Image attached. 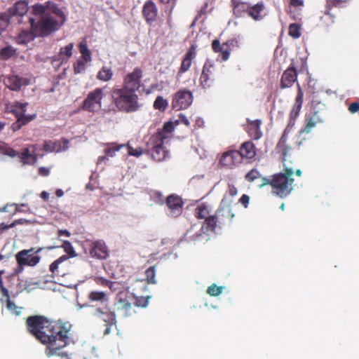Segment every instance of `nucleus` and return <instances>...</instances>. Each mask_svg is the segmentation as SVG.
<instances>
[{"label":"nucleus","instance_id":"1","mask_svg":"<svg viewBox=\"0 0 359 359\" xmlns=\"http://www.w3.org/2000/svg\"><path fill=\"white\" fill-rule=\"evenodd\" d=\"M27 326L28 331L46 346L47 357L72 359V354L64 351L72 342V325L69 322L52 323L44 316H33L27 319Z\"/></svg>","mask_w":359,"mask_h":359},{"label":"nucleus","instance_id":"2","mask_svg":"<svg viewBox=\"0 0 359 359\" xmlns=\"http://www.w3.org/2000/svg\"><path fill=\"white\" fill-rule=\"evenodd\" d=\"M32 13L34 17H27V22L35 34L40 37L57 31L66 20L63 11L51 1L33 6Z\"/></svg>","mask_w":359,"mask_h":359},{"label":"nucleus","instance_id":"3","mask_svg":"<svg viewBox=\"0 0 359 359\" xmlns=\"http://www.w3.org/2000/svg\"><path fill=\"white\" fill-rule=\"evenodd\" d=\"M142 77V70L135 68L133 72L126 76L122 87H115L111 90L113 102L121 111L130 113L140 108L137 92L140 88Z\"/></svg>","mask_w":359,"mask_h":359},{"label":"nucleus","instance_id":"4","mask_svg":"<svg viewBox=\"0 0 359 359\" xmlns=\"http://www.w3.org/2000/svg\"><path fill=\"white\" fill-rule=\"evenodd\" d=\"M293 173L292 168H286L284 173L275 175L272 180L262 177V183L259 187L262 188L265 185L271 184L273 189V193L280 198H284L293 190L294 179L292 177Z\"/></svg>","mask_w":359,"mask_h":359},{"label":"nucleus","instance_id":"5","mask_svg":"<svg viewBox=\"0 0 359 359\" xmlns=\"http://www.w3.org/2000/svg\"><path fill=\"white\" fill-rule=\"evenodd\" d=\"M209 214L207 205L201 204L196 208L195 215L197 218L203 219L205 218L201 226L199 231L196 232V234L192 237V241L196 242L207 241L209 240L208 233L216 232L217 228V218L214 216L208 217Z\"/></svg>","mask_w":359,"mask_h":359},{"label":"nucleus","instance_id":"6","mask_svg":"<svg viewBox=\"0 0 359 359\" xmlns=\"http://www.w3.org/2000/svg\"><path fill=\"white\" fill-rule=\"evenodd\" d=\"M224 65L219 58H208L203 67L200 84L203 89L212 87L218 75H222Z\"/></svg>","mask_w":359,"mask_h":359},{"label":"nucleus","instance_id":"7","mask_svg":"<svg viewBox=\"0 0 359 359\" xmlns=\"http://www.w3.org/2000/svg\"><path fill=\"white\" fill-rule=\"evenodd\" d=\"M164 138V135L162 133H156L149 140V144L152 146L151 156L156 161L165 159L168 155V151L163 147Z\"/></svg>","mask_w":359,"mask_h":359},{"label":"nucleus","instance_id":"8","mask_svg":"<svg viewBox=\"0 0 359 359\" xmlns=\"http://www.w3.org/2000/svg\"><path fill=\"white\" fill-rule=\"evenodd\" d=\"M103 98V89L97 88L90 92L83 102V109L90 111L95 112L102 107V100Z\"/></svg>","mask_w":359,"mask_h":359},{"label":"nucleus","instance_id":"9","mask_svg":"<svg viewBox=\"0 0 359 359\" xmlns=\"http://www.w3.org/2000/svg\"><path fill=\"white\" fill-rule=\"evenodd\" d=\"M193 100L192 92L187 89H181L174 94L172 107L177 111L185 109L192 104Z\"/></svg>","mask_w":359,"mask_h":359},{"label":"nucleus","instance_id":"10","mask_svg":"<svg viewBox=\"0 0 359 359\" xmlns=\"http://www.w3.org/2000/svg\"><path fill=\"white\" fill-rule=\"evenodd\" d=\"M93 316L104 322L106 326H112L116 323L115 313L107 306L95 309Z\"/></svg>","mask_w":359,"mask_h":359},{"label":"nucleus","instance_id":"11","mask_svg":"<svg viewBox=\"0 0 359 359\" xmlns=\"http://www.w3.org/2000/svg\"><path fill=\"white\" fill-rule=\"evenodd\" d=\"M182 205L181 198L175 195L169 196L166 199L167 214L172 217L179 216L182 212Z\"/></svg>","mask_w":359,"mask_h":359},{"label":"nucleus","instance_id":"12","mask_svg":"<svg viewBox=\"0 0 359 359\" xmlns=\"http://www.w3.org/2000/svg\"><path fill=\"white\" fill-rule=\"evenodd\" d=\"M34 249L24 250L20 251L16 255L18 264L28 265L30 266H36L40 261L39 256H33Z\"/></svg>","mask_w":359,"mask_h":359},{"label":"nucleus","instance_id":"13","mask_svg":"<svg viewBox=\"0 0 359 359\" xmlns=\"http://www.w3.org/2000/svg\"><path fill=\"white\" fill-rule=\"evenodd\" d=\"M36 149V144H30L23 149L19 155L21 162L25 165H33L36 163L38 160Z\"/></svg>","mask_w":359,"mask_h":359},{"label":"nucleus","instance_id":"14","mask_svg":"<svg viewBox=\"0 0 359 359\" xmlns=\"http://www.w3.org/2000/svg\"><path fill=\"white\" fill-rule=\"evenodd\" d=\"M27 11V3L25 1H19L8 10V13L11 18L16 15L19 16L20 19L18 20V22L20 23H22L26 22L24 20L25 18L27 20L28 16L25 15Z\"/></svg>","mask_w":359,"mask_h":359},{"label":"nucleus","instance_id":"15","mask_svg":"<svg viewBox=\"0 0 359 359\" xmlns=\"http://www.w3.org/2000/svg\"><path fill=\"white\" fill-rule=\"evenodd\" d=\"M90 255L92 257L100 259H106L109 256V252L105 243L101 240L94 242L92 244Z\"/></svg>","mask_w":359,"mask_h":359},{"label":"nucleus","instance_id":"16","mask_svg":"<svg viewBox=\"0 0 359 359\" xmlns=\"http://www.w3.org/2000/svg\"><path fill=\"white\" fill-rule=\"evenodd\" d=\"M29 80L27 78L21 77L18 75H11L6 80V86L12 90L18 91L22 87L29 85Z\"/></svg>","mask_w":359,"mask_h":359},{"label":"nucleus","instance_id":"17","mask_svg":"<svg viewBox=\"0 0 359 359\" xmlns=\"http://www.w3.org/2000/svg\"><path fill=\"white\" fill-rule=\"evenodd\" d=\"M27 103H21L19 102H8L6 104V109L8 112L15 114V117H27L25 113L27 111Z\"/></svg>","mask_w":359,"mask_h":359},{"label":"nucleus","instance_id":"18","mask_svg":"<svg viewBox=\"0 0 359 359\" xmlns=\"http://www.w3.org/2000/svg\"><path fill=\"white\" fill-rule=\"evenodd\" d=\"M196 46L195 45L192 44L190 46L188 51L186 53L184 57L182 62L180 70L178 72V74H177L178 76L186 72L190 68V67L191 65V61L195 57V56L196 55Z\"/></svg>","mask_w":359,"mask_h":359},{"label":"nucleus","instance_id":"19","mask_svg":"<svg viewBox=\"0 0 359 359\" xmlns=\"http://www.w3.org/2000/svg\"><path fill=\"white\" fill-rule=\"evenodd\" d=\"M73 47L74 44L70 43L66 46L61 48L59 55L53 57V62L55 63L58 62V65H60L64 62H67L68 59L72 55Z\"/></svg>","mask_w":359,"mask_h":359},{"label":"nucleus","instance_id":"20","mask_svg":"<svg viewBox=\"0 0 359 359\" xmlns=\"http://www.w3.org/2000/svg\"><path fill=\"white\" fill-rule=\"evenodd\" d=\"M123 296V293H119L117 295L116 306L118 310L123 311V317H128L132 315V305Z\"/></svg>","mask_w":359,"mask_h":359},{"label":"nucleus","instance_id":"21","mask_svg":"<svg viewBox=\"0 0 359 359\" xmlns=\"http://www.w3.org/2000/svg\"><path fill=\"white\" fill-rule=\"evenodd\" d=\"M143 15L147 22H154L157 15V8L154 3L148 1L143 7Z\"/></svg>","mask_w":359,"mask_h":359},{"label":"nucleus","instance_id":"22","mask_svg":"<svg viewBox=\"0 0 359 359\" xmlns=\"http://www.w3.org/2000/svg\"><path fill=\"white\" fill-rule=\"evenodd\" d=\"M297 79V73L293 69H287L284 72L281 79V88L290 87Z\"/></svg>","mask_w":359,"mask_h":359},{"label":"nucleus","instance_id":"23","mask_svg":"<svg viewBox=\"0 0 359 359\" xmlns=\"http://www.w3.org/2000/svg\"><path fill=\"white\" fill-rule=\"evenodd\" d=\"M242 156L238 151L230 150L226 151V167L231 168L233 165L242 161Z\"/></svg>","mask_w":359,"mask_h":359},{"label":"nucleus","instance_id":"24","mask_svg":"<svg viewBox=\"0 0 359 359\" xmlns=\"http://www.w3.org/2000/svg\"><path fill=\"white\" fill-rule=\"evenodd\" d=\"M242 158H247L251 159L256 155L255 147L251 142H244L241 147L240 151Z\"/></svg>","mask_w":359,"mask_h":359},{"label":"nucleus","instance_id":"25","mask_svg":"<svg viewBox=\"0 0 359 359\" xmlns=\"http://www.w3.org/2000/svg\"><path fill=\"white\" fill-rule=\"evenodd\" d=\"M260 124V121L256 120L249 123L247 126L249 135L254 140H259L262 137Z\"/></svg>","mask_w":359,"mask_h":359},{"label":"nucleus","instance_id":"26","mask_svg":"<svg viewBox=\"0 0 359 359\" xmlns=\"http://www.w3.org/2000/svg\"><path fill=\"white\" fill-rule=\"evenodd\" d=\"M37 36H38L35 34L33 29L31 27V31L22 30L18 36L17 41L20 44H26L34 40V39Z\"/></svg>","mask_w":359,"mask_h":359},{"label":"nucleus","instance_id":"27","mask_svg":"<svg viewBox=\"0 0 359 359\" xmlns=\"http://www.w3.org/2000/svg\"><path fill=\"white\" fill-rule=\"evenodd\" d=\"M36 115L35 114L29 115L27 117H17V120L12 124V129L13 131H17L20 130L23 126L27 124L32 120L36 118Z\"/></svg>","mask_w":359,"mask_h":359},{"label":"nucleus","instance_id":"28","mask_svg":"<svg viewBox=\"0 0 359 359\" xmlns=\"http://www.w3.org/2000/svg\"><path fill=\"white\" fill-rule=\"evenodd\" d=\"M263 11L264 5L262 4H257L249 9L248 13L254 20H259L262 19L264 15Z\"/></svg>","mask_w":359,"mask_h":359},{"label":"nucleus","instance_id":"29","mask_svg":"<svg viewBox=\"0 0 359 359\" xmlns=\"http://www.w3.org/2000/svg\"><path fill=\"white\" fill-rule=\"evenodd\" d=\"M79 51L81 54V59L86 62H89L92 60L91 52L88 47L87 42L83 40L79 45Z\"/></svg>","mask_w":359,"mask_h":359},{"label":"nucleus","instance_id":"30","mask_svg":"<svg viewBox=\"0 0 359 359\" xmlns=\"http://www.w3.org/2000/svg\"><path fill=\"white\" fill-rule=\"evenodd\" d=\"M6 299V306L11 313L17 316H20L23 309L22 307L17 306L13 301L11 300L10 294L8 296H4Z\"/></svg>","mask_w":359,"mask_h":359},{"label":"nucleus","instance_id":"31","mask_svg":"<svg viewBox=\"0 0 359 359\" xmlns=\"http://www.w3.org/2000/svg\"><path fill=\"white\" fill-rule=\"evenodd\" d=\"M61 144L60 141L46 140L43 144V149L46 152H60Z\"/></svg>","mask_w":359,"mask_h":359},{"label":"nucleus","instance_id":"32","mask_svg":"<svg viewBox=\"0 0 359 359\" xmlns=\"http://www.w3.org/2000/svg\"><path fill=\"white\" fill-rule=\"evenodd\" d=\"M113 76V72L110 67L104 66L98 72L97 78L103 81H109Z\"/></svg>","mask_w":359,"mask_h":359},{"label":"nucleus","instance_id":"33","mask_svg":"<svg viewBox=\"0 0 359 359\" xmlns=\"http://www.w3.org/2000/svg\"><path fill=\"white\" fill-rule=\"evenodd\" d=\"M16 53V49L11 46H7L0 50V58L7 60L11 58Z\"/></svg>","mask_w":359,"mask_h":359},{"label":"nucleus","instance_id":"34","mask_svg":"<svg viewBox=\"0 0 359 359\" xmlns=\"http://www.w3.org/2000/svg\"><path fill=\"white\" fill-rule=\"evenodd\" d=\"M88 298L93 302H107L108 300L106 293L101 291H92L88 294Z\"/></svg>","mask_w":359,"mask_h":359},{"label":"nucleus","instance_id":"35","mask_svg":"<svg viewBox=\"0 0 359 359\" xmlns=\"http://www.w3.org/2000/svg\"><path fill=\"white\" fill-rule=\"evenodd\" d=\"M212 48L215 53H219L217 58H219V61L222 62V61L224 60V50H223V46L219 39L213 40L212 43Z\"/></svg>","mask_w":359,"mask_h":359},{"label":"nucleus","instance_id":"36","mask_svg":"<svg viewBox=\"0 0 359 359\" xmlns=\"http://www.w3.org/2000/svg\"><path fill=\"white\" fill-rule=\"evenodd\" d=\"M124 144L116 145L115 143L107 144V147L104 149V153L108 157H114L116 151H118Z\"/></svg>","mask_w":359,"mask_h":359},{"label":"nucleus","instance_id":"37","mask_svg":"<svg viewBox=\"0 0 359 359\" xmlns=\"http://www.w3.org/2000/svg\"><path fill=\"white\" fill-rule=\"evenodd\" d=\"M168 105L167 100L162 96H158L154 103V107L159 111H164Z\"/></svg>","mask_w":359,"mask_h":359},{"label":"nucleus","instance_id":"38","mask_svg":"<svg viewBox=\"0 0 359 359\" xmlns=\"http://www.w3.org/2000/svg\"><path fill=\"white\" fill-rule=\"evenodd\" d=\"M11 16L8 13L0 12V33L4 32L8 27L10 22Z\"/></svg>","mask_w":359,"mask_h":359},{"label":"nucleus","instance_id":"39","mask_svg":"<svg viewBox=\"0 0 359 359\" xmlns=\"http://www.w3.org/2000/svg\"><path fill=\"white\" fill-rule=\"evenodd\" d=\"M0 152L12 158L18 155L17 152L13 149L1 142H0Z\"/></svg>","mask_w":359,"mask_h":359},{"label":"nucleus","instance_id":"40","mask_svg":"<svg viewBox=\"0 0 359 359\" xmlns=\"http://www.w3.org/2000/svg\"><path fill=\"white\" fill-rule=\"evenodd\" d=\"M156 266H152L148 268L145 271L146 279L149 283H156Z\"/></svg>","mask_w":359,"mask_h":359},{"label":"nucleus","instance_id":"41","mask_svg":"<svg viewBox=\"0 0 359 359\" xmlns=\"http://www.w3.org/2000/svg\"><path fill=\"white\" fill-rule=\"evenodd\" d=\"M223 289L222 286H217L214 283L208 287L207 293L210 296L217 297L222 293Z\"/></svg>","mask_w":359,"mask_h":359},{"label":"nucleus","instance_id":"42","mask_svg":"<svg viewBox=\"0 0 359 359\" xmlns=\"http://www.w3.org/2000/svg\"><path fill=\"white\" fill-rule=\"evenodd\" d=\"M62 248L70 257H74L76 256L74 247L69 241H64L62 245Z\"/></svg>","mask_w":359,"mask_h":359},{"label":"nucleus","instance_id":"43","mask_svg":"<svg viewBox=\"0 0 359 359\" xmlns=\"http://www.w3.org/2000/svg\"><path fill=\"white\" fill-rule=\"evenodd\" d=\"M86 62L82 59L77 60L74 65V73L77 74L84 72L86 69Z\"/></svg>","mask_w":359,"mask_h":359},{"label":"nucleus","instance_id":"44","mask_svg":"<svg viewBox=\"0 0 359 359\" xmlns=\"http://www.w3.org/2000/svg\"><path fill=\"white\" fill-rule=\"evenodd\" d=\"M174 130V125L172 122H167L164 124L163 128L157 133H162L164 135V140L167 139L169 134Z\"/></svg>","mask_w":359,"mask_h":359},{"label":"nucleus","instance_id":"45","mask_svg":"<svg viewBox=\"0 0 359 359\" xmlns=\"http://www.w3.org/2000/svg\"><path fill=\"white\" fill-rule=\"evenodd\" d=\"M296 103H297V107H296V110H292V111L291 112V116H298V114H299V111H300L301 109V107H302V93L301 92H299L296 97Z\"/></svg>","mask_w":359,"mask_h":359},{"label":"nucleus","instance_id":"46","mask_svg":"<svg viewBox=\"0 0 359 359\" xmlns=\"http://www.w3.org/2000/svg\"><path fill=\"white\" fill-rule=\"evenodd\" d=\"M261 177L259 172L256 169H252L250 172H248L245 175V179L248 182H253L256 179H258Z\"/></svg>","mask_w":359,"mask_h":359},{"label":"nucleus","instance_id":"47","mask_svg":"<svg viewBox=\"0 0 359 359\" xmlns=\"http://www.w3.org/2000/svg\"><path fill=\"white\" fill-rule=\"evenodd\" d=\"M289 34L293 38H299L300 36L299 27L296 24H291L289 27Z\"/></svg>","mask_w":359,"mask_h":359},{"label":"nucleus","instance_id":"48","mask_svg":"<svg viewBox=\"0 0 359 359\" xmlns=\"http://www.w3.org/2000/svg\"><path fill=\"white\" fill-rule=\"evenodd\" d=\"M316 126V120L314 118H311L308 120L306 126L301 130L303 133H309L313 128Z\"/></svg>","mask_w":359,"mask_h":359},{"label":"nucleus","instance_id":"49","mask_svg":"<svg viewBox=\"0 0 359 359\" xmlns=\"http://www.w3.org/2000/svg\"><path fill=\"white\" fill-rule=\"evenodd\" d=\"M151 199L155 202L156 203L158 204H163L164 202V197L161 194V193L158 191H154L151 194Z\"/></svg>","mask_w":359,"mask_h":359},{"label":"nucleus","instance_id":"50","mask_svg":"<svg viewBox=\"0 0 359 359\" xmlns=\"http://www.w3.org/2000/svg\"><path fill=\"white\" fill-rule=\"evenodd\" d=\"M128 154L130 156H133L139 157L140 156H141L143 154V151L140 147L134 149L131 146L128 145Z\"/></svg>","mask_w":359,"mask_h":359},{"label":"nucleus","instance_id":"51","mask_svg":"<svg viewBox=\"0 0 359 359\" xmlns=\"http://www.w3.org/2000/svg\"><path fill=\"white\" fill-rule=\"evenodd\" d=\"M3 273H4V271H0V289H1V292L3 294V296H8L9 291L7 288H6L4 286L3 280L1 278V275Z\"/></svg>","mask_w":359,"mask_h":359},{"label":"nucleus","instance_id":"52","mask_svg":"<svg viewBox=\"0 0 359 359\" xmlns=\"http://www.w3.org/2000/svg\"><path fill=\"white\" fill-rule=\"evenodd\" d=\"M226 46L233 49L238 46V42L235 39H229L227 41H226Z\"/></svg>","mask_w":359,"mask_h":359},{"label":"nucleus","instance_id":"53","mask_svg":"<svg viewBox=\"0 0 359 359\" xmlns=\"http://www.w3.org/2000/svg\"><path fill=\"white\" fill-rule=\"evenodd\" d=\"M348 110L351 113H356L359 111V102H353L349 105Z\"/></svg>","mask_w":359,"mask_h":359},{"label":"nucleus","instance_id":"54","mask_svg":"<svg viewBox=\"0 0 359 359\" xmlns=\"http://www.w3.org/2000/svg\"><path fill=\"white\" fill-rule=\"evenodd\" d=\"M59 263L57 261H54L50 266V271L52 273L55 274L57 272V269L59 266Z\"/></svg>","mask_w":359,"mask_h":359},{"label":"nucleus","instance_id":"55","mask_svg":"<svg viewBox=\"0 0 359 359\" xmlns=\"http://www.w3.org/2000/svg\"><path fill=\"white\" fill-rule=\"evenodd\" d=\"M250 201V197L247 195H243L240 198V202L244 205L245 208L248 207V205Z\"/></svg>","mask_w":359,"mask_h":359},{"label":"nucleus","instance_id":"56","mask_svg":"<svg viewBox=\"0 0 359 359\" xmlns=\"http://www.w3.org/2000/svg\"><path fill=\"white\" fill-rule=\"evenodd\" d=\"M60 142L62 143L61 151L67 150L69 148V140H66V139H63L62 140H61Z\"/></svg>","mask_w":359,"mask_h":359},{"label":"nucleus","instance_id":"57","mask_svg":"<svg viewBox=\"0 0 359 359\" xmlns=\"http://www.w3.org/2000/svg\"><path fill=\"white\" fill-rule=\"evenodd\" d=\"M149 303V297L147 299H142L137 301V305L138 306L146 307Z\"/></svg>","mask_w":359,"mask_h":359},{"label":"nucleus","instance_id":"58","mask_svg":"<svg viewBox=\"0 0 359 359\" xmlns=\"http://www.w3.org/2000/svg\"><path fill=\"white\" fill-rule=\"evenodd\" d=\"M39 173L41 175H43V176H48L50 173V170L48 168H45V167H41L39 168Z\"/></svg>","mask_w":359,"mask_h":359},{"label":"nucleus","instance_id":"59","mask_svg":"<svg viewBox=\"0 0 359 359\" xmlns=\"http://www.w3.org/2000/svg\"><path fill=\"white\" fill-rule=\"evenodd\" d=\"M179 118L180 119V121L182 123H183L184 125H186L187 126H189L190 125V122H189V119L184 114H180Z\"/></svg>","mask_w":359,"mask_h":359},{"label":"nucleus","instance_id":"60","mask_svg":"<svg viewBox=\"0 0 359 359\" xmlns=\"http://www.w3.org/2000/svg\"><path fill=\"white\" fill-rule=\"evenodd\" d=\"M24 266H25V264H18V266L15 269L14 273L15 275H18V274L22 273L24 270Z\"/></svg>","mask_w":359,"mask_h":359},{"label":"nucleus","instance_id":"61","mask_svg":"<svg viewBox=\"0 0 359 359\" xmlns=\"http://www.w3.org/2000/svg\"><path fill=\"white\" fill-rule=\"evenodd\" d=\"M204 125V121L202 118H197L196 120L195 126L198 128H201Z\"/></svg>","mask_w":359,"mask_h":359},{"label":"nucleus","instance_id":"62","mask_svg":"<svg viewBox=\"0 0 359 359\" xmlns=\"http://www.w3.org/2000/svg\"><path fill=\"white\" fill-rule=\"evenodd\" d=\"M58 235L60 236H65L67 237H69L71 236V233L68 231V230H62V229H60L58 231Z\"/></svg>","mask_w":359,"mask_h":359},{"label":"nucleus","instance_id":"63","mask_svg":"<svg viewBox=\"0 0 359 359\" xmlns=\"http://www.w3.org/2000/svg\"><path fill=\"white\" fill-rule=\"evenodd\" d=\"M290 4L294 6H300L303 5L302 0H290Z\"/></svg>","mask_w":359,"mask_h":359},{"label":"nucleus","instance_id":"64","mask_svg":"<svg viewBox=\"0 0 359 359\" xmlns=\"http://www.w3.org/2000/svg\"><path fill=\"white\" fill-rule=\"evenodd\" d=\"M41 197L44 200V201H48V198H49V194L45 191H42L41 194Z\"/></svg>","mask_w":359,"mask_h":359}]
</instances>
